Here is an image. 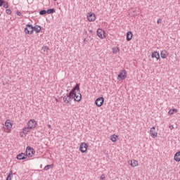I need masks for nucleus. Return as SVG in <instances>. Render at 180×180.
<instances>
[{"label": "nucleus", "mask_w": 180, "mask_h": 180, "mask_svg": "<svg viewBox=\"0 0 180 180\" xmlns=\"http://www.w3.org/2000/svg\"><path fill=\"white\" fill-rule=\"evenodd\" d=\"M172 111H173V113H176L178 112V110H176V108H173Z\"/></svg>", "instance_id": "72a5a7b5"}, {"label": "nucleus", "mask_w": 180, "mask_h": 180, "mask_svg": "<svg viewBox=\"0 0 180 180\" xmlns=\"http://www.w3.org/2000/svg\"><path fill=\"white\" fill-rule=\"evenodd\" d=\"M162 22V19L159 18V19L158 20L157 23H158V24H160V23H161Z\"/></svg>", "instance_id": "473e14b6"}, {"label": "nucleus", "mask_w": 180, "mask_h": 180, "mask_svg": "<svg viewBox=\"0 0 180 180\" xmlns=\"http://www.w3.org/2000/svg\"><path fill=\"white\" fill-rule=\"evenodd\" d=\"M87 19L89 22H95L96 17H95V13H89L87 15Z\"/></svg>", "instance_id": "1a4fd4ad"}, {"label": "nucleus", "mask_w": 180, "mask_h": 180, "mask_svg": "<svg viewBox=\"0 0 180 180\" xmlns=\"http://www.w3.org/2000/svg\"><path fill=\"white\" fill-rule=\"evenodd\" d=\"M6 180H12V177L10 176H7L6 179Z\"/></svg>", "instance_id": "f704fd0d"}, {"label": "nucleus", "mask_w": 180, "mask_h": 180, "mask_svg": "<svg viewBox=\"0 0 180 180\" xmlns=\"http://www.w3.org/2000/svg\"><path fill=\"white\" fill-rule=\"evenodd\" d=\"M30 29H29V27H27V25H26V27H25V30H24V32H25V33L26 34H30Z\"/></svg>", "instance_id": "4be33fe9"}, {"label": "nucleus", "mask_w": 180, "mask_h": 180, "mask_svg": "<svg viewBox=\"0 0 180 180\" xmlns=\"http://www.w3.org/2000/svg\"><path fill=\"white\" fill-rule=\"evenodd\" d=\"M76 91H77V92H81V89H79V84H76V85L72 88L70 92H73V95L72 97L75 102H81V99L82 98V95H81V94H79V95H77Z\"/></svg>", "instance_id": "f257e3e1"}, {"label": "nucleus", "mask_w": 180, "mask_h": 180, "mask_svg": "<svg viewBox=\"0 0 180 180\" xmlns=\"http://www.w3.org/2000/svg\"><path fill=\"white\" fill-rule=\"evenodd\" d=\"M120 51V49H119V47L116 46L112 48V53L114 54H117V53H119Z\"/></svg>", "instance_id": "412c9836"}, {"label": "nucleus", "mask_w": 180, "mask_h": 180, "mask_svg": "<svg viewBox=\"0 0 180 180\" xmlns=\"http://www.w3.org/2000/svg\"><path fill=\"white\" fill-rule=\"evenodd\" d=\"M125 78H127V72L125 70H122L117 75L118 81H123Z\"/></svg>", "instance_id": "20e7f679"}, {"label": "nucleus", "mask_w": 180, "mask_h": 180, "mask_svg": "<svg viewBox=\"0 0 180 180\" xmlns=\"http://www.w3.org/2000/svg\"><path fill=\"white\" fill-rule=\"evenodd\" d=\"M42 49L44 50V51H47V50H49V47L48 46H43Z\"/></svg>", "instance_id": "c756f323"}, {"label": "nucleus", "mask_w": 180, "mask_h": 180, "mask_svg": "<svg viewBox=\"0 0 180 180\" xmlns=\"http://www.w3.org/2000/svg\"><path fill=\"white\" fill-rule=\"evenodd\" d=\"M117 135L113 134L110 136V139L111 141H112V143H116V141H117Z\"/></svg>", "instance_id": "6ab92c4d"}, {"label": "nucleus", "mask_w": 180, "mask_h": 180, "mask_svg": "<svg viewBox=\"0 0 180 180\" xmlns=\"http://www.w3.org/2000/svg\"><path fill=\"white\" fill-rule=\"evenodd\" d=\"M105 174H102V175L101 176V177H100V179H101V180H105Z\"/></svg>", "instance_id": "7c9ffc66"}, {"label": "nucleus", "mask_w": 180, "mask_h": 180, "mask_svg": "<svg viewBox=\"0 0 180 180\" xmlns=\"http://www.w3.org/2000/svg\"><path fill=\"white\" fill-rule=\"evenodd\" d=\"M37 125V122H36V120H30L27 123L29 129H34Z\"/></svg>", "instance_id": "0eeeda50"}, {"label": "nucleus", "mask_w": 180, "mask_h": 180, "mask_svg": "<svg viewBox=\"0 0 180 180\" xmlns=\"http://www.w3.org/2000/svg\"><path fill=\"white\" fill-rule=\"evenodd\" d=\"M97 36L100 37V39H103L105 37V32L102 30V29L97 30Z\"/></svg>", "instance_id": "9b49d317"}, {"label": "nucleus", "mask_w": 180, "mask_h": 180, "mask_svg": "<svg viewBox=\"0 0 180 180\" xmlns=\"http://www.w3.org/2000/svg\"><path fill=\"white\" fill-rule=\"evenodd\" d=\"M150 134L153 139H155L158 136V133L155 131V127L150 128Z\"/></svg>", "instance_id": "9d476101"}, {"label": "nucleus", "mask_w": 180, "mask_h": 180, "mask_svg": "<svg viewBox=\"0 0 180 180\" xmlns=\"http://www.w3.org/2000/svg\"><path fill=\"white\" fill-rule=\"evenodd\" d=\"M20 137H23V135H20Z\"/></svg>", "instance_id": "ea45409f"}, {"label": "nucleus", "mask_w": 180, "mask_h": 180, "mask_svg": "<svg viewBox=\"0 0 180 180\" xmlns=\"http://www.w3.org/2000/svg\"><path fill=\"white\" fill-rule=\"evenodd\" d=\"M39 15H47V11L46 10H41L39 11Z\"/></svg>", "instance_id": "393cba45"}, {"label": "nucleus", "mask_w": 180, "mask_h": 180, "mask_svg": "<svg viewBox=\"0 0 180 180\" xmlns=\"http://www.w3.org/2000/svg\"><path fill=\"white\" fill-rule=\"evenodd\" d=\"M33 151H34V149L30 146H27L26 148V155L27 157H32Z\"/></svg>", "instance_id": "6e6552de"}, {"label": "nucleus", "mask_w": 180, "mask_h": 180, "mask_svg": "<svg viewBox=\"0 0 180 180\" xmlns=\"http://www.w3.org/2000/svg\"><path fill=\"white\" fill-rule=\"evenodd\" d=\"M3 8H4L5 9H8V8H9V5L8 4V1H6V3H4L3 4Z\"/></svg>", "instance_id": "a878e982"}, {"label": "nucleus", "mask_w": 180, "mask_h": 180, "mask_svg": "<svg viewBox=\"0 0 180 180\" xmlns=\"http://www.w3.org/2000/svg\"><path fill=\"white\" fill-rule=\"evenodd\" d=\"M8 176H11V178H12V176H13V173L12 170H11V171L9 172Z\"/></svg>", "instance_id": "c85d7f7f"}, {"label": "nucleus", "mask_w": 180, "mask_h": 180, "mask_svg": "<svg viewBox=\"0 0 180 180\" xmlns=\"http://www.w3.org/2000/svg\"><path fill=\"white\" fill-rule=\"evenodd\" d=\"M129 164H130V165L134 168V167H137V165H139V162H137L136 160H131V162H129Z\"/></svg>", "instance_id": "a211bd4d"}, {"label": "nucleus", "mask_w": 180, "mask_h": 180, "mask_svg": "<svg viewBox=\"0 0 180 180\" xmlns=\"http://www.w3.org/2000/svg\"><path fill=\"white\" fill-rule=\"evenodd\" d=\"M5 126L6 127V129H8V130H11V129H12V123H11V122H9V120H7L6 121Z\"/></svg>", "instance_id": "dca6fc26"}, {"label": "nucleus", "mask_w": 180, "mask_h": 180, "mask_svg": "<svg viewBox=\"0 0 180 180\" xmlns=\"http://www.w3.org/2000/svg\"><path fill=\"white\" fill-rule=\"evenodd\" d=\"M104 102H105V98L103 97H99V98L96 99L95 104L98 108H101V106H102V105H103Z\"/></svg>", "instance_id": "39448f33"}, {"label": "nucleus", "mask_w": 180, "mask_h": 180, "mask_svg": "<svg viewBox=\"0 0 180 180\" xmlns=\"http://www.w3.org/2000/svg\"><path fill=\"white\" fill-rule=\"evenodd\" d=\"M174 161H176V162H180V150L175 153Z\"/></svg>", "instance_id": "f3484780"}, {"label": "nucleus", "mask_w": 180, "mask_h": 180, "mask_svg": "<svg viewBox=\"0 0 180 180\" xmlns=\"http://www.w3.org/2000/svg\"><path fill=\"white\" fill-rule=\"evenodd\" d=\"M6 13L7 15H11V13H12V11H11V9H6Z\"/></svg>", "instance_id": "cd10ccee"}, {"label": "nucleus", "mask_w": 180, "mask_h": 180, "mask_svg": "<svg viewBox=\"0 0 180 180\" xmlns=\"http://www.w3.org/2000/svg\"><path fill=\"white\" fill-rule=\"evenodd\" d=\"M152 58H156L157 60H160V53L157 51H155L152 53L151 55Z\"/></svg>", "instance_id": "f8f14e48"}, {"label": "nucleus", "mask_w": 180, "mask_h": 180, "mask_svg": "<svg viewBox=\"0 0 180 180\" xmlns=\"http://www.w3.org/2000/svg\"><path fill=\"white\" fill-rule=\"evenodd\" d=\"M169 115H174V112L172 111V110H170L169 112H168Z\"/></svg>", "instance_id": "c9c22d12"}, {"label": "nucleus", "mask_w": 180, "mask_h": 180, "mask_svg": "<svg viewBox=\"0 0 180 180\" xmlns=\"http://www.w3.org/2000/svg\"><path fill=\"white\" fill-rule=\"evenodd\" d=\"M27 27L30 29V34H33V32H36V33H40V30H41V27L40 25L33 26L32 24H27Z\"/></svg>", "instance_id": "7ed1b4c3"}, {"label": "nucleus", "mask_w": 180, "mask_h": 180, "mask_svg": "<svg viewBox=\"0 0 180 180\" xmlns=\"http://www.w3.org/2000/svg\"><path fill=\"white\" fill-rule=\"evenodd\" d=\"M16 14L18 15V16H22V13H20V11H17Z\"/></svg>", "instance_id": "2f4dec72"}, {"label": "nucleus", "mask_w": 180, "mask_h": 180, "mask_svg": "<svg viewBox=\"0 0 180 180\" xmlns=\"http://www.w3.org/2000/svg\"><path fill=\"white\" fill-rule=\"evenodd\" d=\"M50 168H53V165H47L46 166L44 167V171H49Z\"/></svg>", "instance_id": "b1692460"}, {"label": "nucleus", "mask_w": 180, "mask_h": 180, "mask_svg": "<svg viewBox=\"0 0 180 180\" xmlns=\"http://www.w3.org/2000/svg\"><path fill=\"white\" fill-rule=\"evenodd\" d=\"M86 150H88V144L86 143H82L79 146V151L84 153H86Z\"/></svg>", "instance_id": "423d86ee"}, {"label": "nucleus", "mask_w": 180, "mask_h": 180, "mask_svg": "<svg viewBox=\"0 0 180 180\" xmlns=\"http://www.w3.org/2000/svg\"><path fill=\"white\" fill-rule=\"evenodd\" d=\"M48 127H49V129H51V124H48Z\"/></svg>", "instance_id": "4c0bfd02"}, {"label": "nucleus", "mask_w": 180, "mask_h": 180, "mask_svg": "<svg viewBox=\"0 0 180 180\" xmlns=\"http://www.w3.org/2000/svg\"><path fill=\"white\" fill-rule=\"evenodd\" d=\"M46 13H48V15H51L53 13H56V9L55 8H49L48 10H46Z\"/></svg>", "instance_id": "aec40b11"}, {"label": "nucleus", "mask_w": 180, "mask_h": 180, "mask_svg": "<svg viewBox=\"0 0 180 180\" xmlns=\"http://www.w3.org/2000/svg\"><path fill=\"white\" fill-rule=\"evenodd\" d=\"M29 131H30V128L28 127H25L23 129L22 133L24 134H27V133H29Z\"/></svg>", "instance_id": "5701e85b"}, {"label": "nucleus", "mask_w": 180, "mask_h": 180, "mask_svg": "<svg viewBox=\"0 0 180 180\" xmlns=\"http://www.w3.org/2000/svg\"><path fill=\"white\" fill-rule=\"evenodd\" d=\"M26 158H27V155L23 153L17 155V160H26Z\"/></svg>", "instance_id": "ddd939ff"}, {"label": "nucleus", "mask_w": 180, "mask_h": 180, "mask_svg": "<svg viewBox=\"0 0 180 180\" xmlns=\"http://www.w3.org/2000/svg\"><path fill=\"white\" fill-rule=\"evenodd\" d=\"M4 4H6V1L0 0V6H3Z\"/></svg>", "instance_id": "bb28decb"}, {"label": "nucleus", "mask_w": 180, "mask_h": 180, "mask_svg": "<svg viewBox=\"0 0 180 180\" xmlns=\"http://www.w3.org/2000/svg\"><path fill=\"white\" fill-rule=\"evenodd\" d=\"M160 56L162 58H167L168 57V52L166 50H163L160 53Z\"/></svg>", "instance_id": "2eb2a0df"}, {"label": "nucleus", "mask_w": 180, "mask_h": 180, "mask_svg": "<svg viewBox=\"0 0 180 180\" xmlns=\"http://www.w3.org/2000/svg\"><path fill=\"white\" fill-rule=\"evenodd\" d=\"M132 38L133 32H131V31L127 32V41H130V40H131Z\"/></svg>", "instance_id": "4468645a"}, {"label": "nucleus", "mask_w": 180, "mask_h": 180, "mask_svg": "<svg viewBox=\"0 0 180 180\" xmlns=\"http://www.w3.org/2000/svg\"><path fill=\"white\" fill-rule=\"evenodd\" d=\"M84 43H86V41H88V40H86V39H84Z\"/></svg>", "instance_id": "58836bf2"}, {"label": "nucleus", "mask_w": 180, "mask_h": 180, "mask_svg": "<svg viewBox=\"0 0 180 180\" xmlns=\"http://www.w3.org/2000/svg\"><path fill=\"white\" fill-rule=\"evenodd\" d=\"M169 128L170 129V130H172V129H174V125H170Z\"/></svg>", "instance_id": "e433bc0d"}, {"label": "nucleus", "mask_w": 180, "mask_h": 180, "mask_svg": "<svg viewBox=\"0 0 180 180\" xmlns=\"http://www.w3.org/2000/svg\"><path fill=\"white\" fill-rule=\"evenodd\" d=\"M53 1H57V0H53Z\"/></svg>", "instance_id": "a19ab883"}, {"label": "nucleus", "mask_w": 180, "mask_h": 180, "mask_svg": "<svg viewBox=\"0 0 180 180\" xmlns=\"http://www.w3.org/2000/svg\"><path fill=\"white\" fill-rule=\"evenodd\" d=\"M74 91H70L68 94L63 96V101L66 105H71L72 101V95H74Z\"/></svg>", "instance_id": "f03ea898"}]
</instances>
